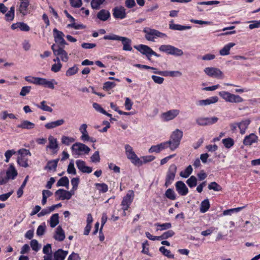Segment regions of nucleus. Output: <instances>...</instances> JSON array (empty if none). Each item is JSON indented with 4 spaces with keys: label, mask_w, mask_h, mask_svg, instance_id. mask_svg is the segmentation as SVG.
<instances>
[{
    "label": "nucleus",
    "mask_w": 260,
    "mask_h": 260,
    "mask_svg": "<svg viewBox=\"0 0 260 260\" xmlns=\"http://www.w3.org/2000/svg\"><path fill=\"white\" fill-rule=\"evenodd\" d=\"M182 136L183 132L179 129H176L173 132L170 140L166 141L171 150L173 151L178 147Z\"/></svg>",
    "instance_id": "obj_1"
},
{
    "label": "nucleus",
    "mask_w": 260,
    "mask_h": 260,
    "mask_svg": "<svg viewBox=\"0 0 260 260\" xmlns=\"http://www.w3.org/2000/svg\"><path fill=\"white\" fill-rule=\"evenodd\" d=\"M144 32L145 33V38L149 41L154 42L157 38H163L167 37L165 34L154 29L146 28L144 29Z\"/></svg>",
    "instance_id": "obj_2"
},
{
    "label": "nucleus",
    "mask_w": 260,
    "mask_h": 260,
    "mask_svg": "<svg viewBox=\"0 0 260 260\" xmlns=\"http://www.w3.org/2000/svg\"><path fill=\"white\" fill-rule=\"evenodd\" d=\"M73 154L77 155H82L88 154L90 151L89 147L84 144L77 142L73 144L71 148Z\"/></svg>",
    "instance_id": "obj_3"
},
{
    "label": "nucleus",
    "mask_w": 260,
    "mask_h": 260,
    "mask_svg": "<svg viewBox=\"0 0 260 260\" xmlns=\"http://www.w3.org/2000/svg\"><path fill=\"white\" fill-rule=\"evenodd\" d=\"M219 95L227 102L239 103L243 101V99L239 95L231 93L228 91H220L219 92Z\"/></svg>",
    "instance_id": "obj_4"
},
{
    "label": "nucleus",
    "mask_w": 260,
    "mask_h": 260,
    "mask_svg": "<svg viewBox=\"0 0 260 260\" xmlns=\"http://www.w3.org/2000/svg\"><path fill=\"white\" fill-rule=\"evenodd\" d=\"M18 156L17 158V162L21 167L27 168L28 167L27 162L28 158L26 157L27 155H31L29 150L26 149H21L17 152Z\"/></svg>",
    "instance_id": "obj_5"
},
{
    "label": "nucleus",
    "mask_w": 260,
    "mask_h": 260,
    "mask_svg": "<svg viewBox=\"0 0 260 260\" xmlns=\"http://www.w3.org/2000/svg\"><path fill=\"white\" fill-rule=\"evenodd\" d=\"M135 48L138 51L140 52L142 54L145 55L148 60H151V56L152 55L159 57L160 55L154 52L152 49L147 45H139L135 46Z\"/></svg>",
    "instance_id": "obj_6"
},
{
    "label": "nucleus",
    "mask_w": 260,
    "mask_h": 260,
    "mask_svg": "<svg viewBox=\"0 0 260 260\" xmlns=\"http://www.w3.org/2000/svg\"><path fill=\"white\" fill-rule=\"evenodd\" d=\"M124 147L127 158L131 160V162L135 165H141L142 162L134 151L133 148L128 144L125 145Z\"/></svg>",
    "instance_id": "obj_7"
},
{
    "label": "nucleus",
    "mask_w": 260,
    "mask_h": 260,
    "mask_svg": "<svg viewBox=\"0 0 260 260\" xmlns=\"http://www.w3.org/2000/svg\"><path fill=\"white\" fill-rule=\"evenodd\" d=\"M204 72L210 77L221 79L224 77L223 72L217 68L207 67L204 69Z\"/></svg>",
    "instance_id": "obj_8"
},
{
    "label": "nucleus",
    "mask_w": 260,
    "mask_h": 260,
    "mask_svg": "<svg viewBox=\"0 0 260 260\" xmlns=\"http://www.w3.org/2000/svg\"><path fill=\"white\" fill-rule=\"evenodd\" d=\"M176 171L177 167L175 165L173 164L170 166L166 178V182L165 183L166 187H168L173 182L175 177Z\"/></svg>",
    "instance_id": "obj_9"
},
{
    "label": "nucleus",
    "mask_w": 260,
    "mask_h": 260,
    "mask_svg": "<svg viewBox=\"0 0 260 260\" xmlns=\"http://www.w3.org/2000/svg\"><path fill=\"white\" fill-rule=\"evenodd\" d=\"M20 4L17 11L22 15H27L30 13L31 8L29 6L30 0H19Z\"/></svg>",
    "instance_id": "obj_10"
},
{
    "label": "nucleus",
    "mask_w": 260,
    "mask_h": 260,
    "mask_svg": "<svg viewBox=\"0 0 260 260\" xmlns=\"http://www.w3.org/2000/svg\"><path fill=\"white\" fill-rule=\"evenodd\" d=\"M134 198V191L133 190H129L126 196L123 197L121 204L123 210L126 211L129 208L130 205L133 201Z\"/></svg>",
    "instance_id": "obj_11"
},
{
    "label": "nucleus",
    "mask_w": 260,
    "mask_h": 260,
    "mask_svg": "<svg viewBox=\"0 0 260 260\" xmlns=\"http://www.w3.org/2000/svg\"><path fill=\"white\" fill-rule=\"evenodd\" d=\"M74 194L73 191H67L63 189H59L55 192L57 200H69Z\"/></svg>",
    "instance_id": "obj_12"
},
{
    "label": "nucleus",
    "mask_w": 260,
    "mask_h": 260,
    "mask_svg": "<svg viewBox=\"0 0 260 260\" xmlns=\"http://www.w3.org/2000/svg\"><path fill=\"white\" fill-rule=\"evenodd\" d=\"M53 32L55 43L60 46L61 47H64L67 44L63 38L64 37V34L62 31L58 30L56 28H54L53 30Z\"/></svg>",
    "instance_id": "obj_13"
},
{
    "label": "nucleus",
    "mask_w": 260,
    "mask_h": 260,
    "mask_svg": "<svg viewBox=\"0 0 260 260\" xmlns=\"http://www.w3.org/2000/svg\"><path fill=\"white\" fill-rule=\"evenodd\" d=\"M87 125L86 124H82L79 127V131L81 133V139L83 141H90L91 142H95V139L90 138L87 131Z\"/></svg>",
    "instance_id": "obj_14"
},
{
    "label": "nucleus",
    "mask_w": 260,
    "mask_h": 260,
    "mask_svg": "<svg viewBox=\"0 0 260 260\" xmlns=\"http://www.w3.org/2000/svg\"><path fill=\"white\" fill-rule=\"evenodd\" d=\"M179 110L172 109L166 112L163 113L161 115V118L164 121H170L174 119L179 114Z\"/></svg>",
    "instance_id": "obj_15"
},
{
    "label": "nucleus",
    "mask_w": 260,
    "mask_h": 260,
    "mask_svg": "<svg viewBox=\"0 0 260 260\" xmlns=\"http://www.w3.org/2000/svg\"><path fill=\"white\" fill-rule=\"evenodd\" d=\"M258 137L254 133H251L245 137L243 140V144L245 146H251L257 142Z\"/></svg>",
    "instance_id": "obj_16"
},
{
    "label": "nucleus",
    "mask_w": 260,
    "mask_h": 260,
    "mask_svg": "<svg viewBox=\"0 0 260 260\" xmlns=\"http://www.w3.org/2000/svg\"><path fill=\"white\" fill-rule=\"evenodd\" d=\"M175 186L176 190L181 196H185L188 192V189L185 183L181 181H177L176 183Z\"/></svg>",
    "instance_id": "obj_17"
},
{
    "label": "nucleus",
    "mask_w": 260,
    "mask_h": 260,
    "mask_svg": "<svg viewBox=\"0 0 260 260\" xmlns=\"http://www.w3.org/2000/svg\"><path fill=\"white\" fill-rule=\"evenodd\" d=\"M154 73L159 74L164 76H170L172 77H180L182 75V73L179 71H154Z\"/></svg>",
    "instance_id": "obj_18"
},
{
    "label": "nucleus",
    "mask_w": 260,
    "mask_h": 260,
    "mask_svg": "<svg viewBox=\"0 0 260 260\" xmlns=\"http://www.w3.org/2000/svg\"><path fill=\"white\" fill-rule=\"evenodd\" d=\"M218 98L216 96L210 97L206 100H200L197 102V105L200 106H205L217 103Z\"/></svg>",
    "instance_id": "obj_19"
},
{
    "label": "nucleus",
    "mask_w": 260,
    "mask_h": 260,
    "mask_svg": "<svg viewBox=\"0 0 260 260\" xmlns=\"http://www.w3.org/2000/svg\"><path fill=\"white\" fill-rule=\"evenodd\" d=\"M167 148H169L168 144L166 142H165L157 145L152 146L149 149V152L159 153L161 150H164Z\"/></svg>",
    "instance_id": "obj_20"
},
{
    "label": "nucleus",
    "mask_w": 260,
    "mask_h": 260,
    "mask_svg": "<svg viewBox=\"0 0 260 260\" xmlns=\"http://www.w3.org/2000/svg\"><path fill=\"white\" fill-rule=\"evenodd\" d=\"M78 169L83 173H90L92 169L91 167L86 166L85 161L81 160H77L76 162Z\"/></svg>",
    "instance_id": "obj_21"
},
{
    "label": "nucleus",
    "mask_w": 260,
    "mask_h": 260,
    "mask_svg": "<svg viewBox=\"0 0 260 260\" xmlns=\"http://www.w3.org/2000/svg\"><path fill=\"white\" fill-rule=\"evenodd\" d=\"M54 84H57V82L54 79H51V80L49 81L45 78H40L39 84V85H42L45 87H48L52 89L54 88Z\"/></svg>",
    "instance_id": "obj_22"
},
{
    "label": "nucleus",
    "mask_w": 260,
    "mask_h": 260,
    "mask_svg": "<svg viewBox=\"0 0 260 260\" xmlns=\"http://www.w3.org/2000/svg\"><path fill=\"white\" fill-rule=\"evenodd\" d=\"M64 122L65 121L63 119H59L54 121L47 123L45 124V127L47 129H51L62 125L64 123Z\"/></svg>",
    "instance_id": "obj_23"
},
{
    "label": "nucleus",
    "mask_w": 260,
    "mask_h": 260,
    "mask_svg": "<svg viewBox=\"0 0 260 260\" xmlns=\"http://www.w3.org/2000/svg\"><path fill=\"white\" fill-rule=\"evenodd\" d=\"M17 127L22 129L30 130L35 128V124L27 120H23L21 121L20 124L17 125Z\"/></svg>",
    "instance_id": "obj_24"
},
{
    "label": "nucleus",
    "mask_w": 260,
    "mask_h": 260,
    "mask_svg": "<svg viewBox=\"0 0 260 260\" xmlns=\"http://www.w3.org/2000/svg\"><path fill=\"white\" fill-rule=\"evenodd\" d=\"M68 254V251L58 249L54 252L53 257L54 260H64Z\"/></svg>",
    "instance_id": "obj_25"
},
{
    "label": "nucleus",
    "mask_w": 260,
    "mask_h": 260,
    "mask_svg": "<svg viewBox=\"0 0 260 260\" xmlns=\"http://www.w3.org/2000/svg\"><path fill=\"white\" fill-rule=\"evenodd\" d=\"M250 122L251 120L249 119H244L239 122V129L241 134L243 135L246 133V131Z\"/></svg>",
    "instance_id": "obj_26"
},
{
    "label": "nucleus",
    "mask_w": 260,
    "mask_h": 260,
    "mask_svg": "<svg viewBox=\"0 0 260 260\" xmlns=\"http://www.w3.org/2000/svg\"><path fill=\"white\" fill-rule=\"evenodd\" d=\"M123 45V50L124 51H132V47L131 46L132 44V40L126 37H122L121 41H120Z\"/></svg>",
    "instance_id": "obj_27"
},
{
    "label": "nucleus",
    "mask_w": 260,
    "mask_h": 260,
    "mask_svg": "<svg viewBox=\"0 0 260 260\" xmlns=\"http://www.w3.org/2000/svg\"><path fill=\"white\" fill-rule=\"evenodd\" d=\"M63 47H59V51L55 52V55L59 56L60 59L66 62L69 60V56L67 52L63 49Z\"/></svg>",
    "instance_id": "obj_28"
},
{
    "label": "nucleus",
    "mask_w": 260,
    "mask_h": 260,
    "mask_svg": "<svg viewBox=\"0 0 260 260\" xmlns=\"http://www.w3.org/2000/svg\"><path fill=\"white\" fill-rule=\"evenodd\" d=\"M169 28L172 30H184L186 29H189L191 28L190 26H184L180 24H175L173 20L170 22Z\"/></svg>",
    "instance_id": "obj_29"
},
{
    "label": "nucleus",
    "mask_w": 260,
    "mask_h": 260,
    "mask_svg": "<svg viewBox=\"0 0 260 260\" xmlns=\"http://www.w3.org/2000/svg\"><path fill=\"white\" fill-rule=\"evenodd\" d=\"M11 28L12 29H16L19 28L21 30L24 31H28L30 29L29 27L23 22H17L14 23L11 25Z\"/></svg>",
    "instance_id": "obj_30"
},
{
    "label": "nucleus",
    "mask_w": 260,
    "mask_h": 260,
    "mask_svg": "<svg viewBox=\"0 0 260 260\" xmlns=\"http://www.w3.org/2000/svg\"><path fill=\"white\" fill-rule=\"evenodd\" d=\"M54 238L59 241H63L65 238V235L64 231L60 226H58L55 232L54 236Z\"/></svg>",
    "instance_id": "obj_31"
},
{
    "label": "nucleus",
    "mask_w": 260,
    "mask_h": 260,
    "mask_svg": "<svg viewBox=\"0 0 260 260\" xmlns=\"http://www.w3.org/2000/svg\"><path fill=\"white\" fill-rule=\"evenodd\" d=\"M58 161L59 159L58 158L48 161L44 169L50 171H55Z\"/></svg>",
    "instance_id": "obj_32"
},
{
    "label": "nucleus",
    "mask_w": 260,
    "mask_h": 260,
    "mask_svg": "<svg viewBox=\"0 0 260 260\" xmlns=\"http://www.w3.org/2000/svg\"><path fill=\"white\" fill-rule=\"evenodd\" d=\"M113 16H125L126 15L125 9L121 6L115 7L113 10Z\"/></svg>",
    "instance_id": "obj_33"
},
{
    "label": "nucleus",
    "mask_w": 260,
    "mask_h": 260,
    "mask_svg": "<svg viewBox=\"0 0 260 260\" xmlns=\"http://www.w3.org/2000/svg\"><path fill=\"white\" fill-rule=\"evenodd\" d=\"M235 45L234 43H230L225 45L220 51L219 54L221 56L228 55L230 54V50L231 48Z\"/></svg>",
    "instance_id": "obj_34"
},
{
    "label": "nucleus",
    "mask_w": 260,
    "mask_h": 260,
    "mask_svg": "<svg viewBox=\"0 0 260 260\" xmlns=\"http://www.w3.org/2000/svg\"><path fill=\"white\" fill-rule=\"evenodd\" d=\"M6 174L11 179H14L17 176V170L13 165H10L9 169L7 171Z\"/></svg>",
    "instance_id": "obj_35"
},
{
    "label": "nucleus",
    "mask_w": 260,
    "mask_h": 260,
    "mask_svg": "<svg viewBox=\"0 0 260 260\" xmlns=\"http://www.w3.org/2000/svg\"><path fill=\"white\" fill-rule=\"evenodd\" d=\"M48 140L49 145L47 146V148L52 150L58 148V144L57 139L56 138H54L52 136H50L48 138Z\"/></svg>",
    "instance_id": "obj_36"
},
{
    "label": "nucleus",
    "mask_w": 260,
    "mask_h": 260,
    "mask_svg": "<svg viewBox=\"0 0 260 260\" xmlns=\"http://www.w3.org/2000/svg\"><path fill=\"white\" fill-rule=\"evenodd\" d=\"M71 23L67 25V27H73L75 29H83L85 28V26L82 24L75 22L74 17H71Z\"/></svg>",
    "instance_id": "obj_37"
},
{
    "label": "nucleus",
    "mask_w": 260,
    "mask_h": 260,
    "mask_svg": "<svg viewBox=\"0 0 260 260\" xmlns=\"http://www.w3.org/2000/svg\"><path fill=\"white\" fill-rule=\"evenodd\" d=\"M210 206L208 199H206L201 202L200 206V212L201 213L206 212L209 209Z\"/></svg>",
    "instance_id": "obj_38"
},
{
    "label": "nucleus",
    "mask_w": 260,
    "mask_h": 260,
    "mask_svg": "<svg viewBox=\"0 0 260 260\" xmlns=\"http://www.w3.org/2000/svg\"><path fill=\"white\" fill-rule=\"evenodd\" d=\"M69 180L67 177H63L61 178L57 182V186H64L67 188H69Z\"/></svg>",
    "instance_id": "obj_39"
},
{
    "label": "nucleus",
    "mask_w": 260,
    "mask_h": 260,
    "mask_svg": "<svg viewBox=\"0 0 260 260\" xmlns=\"http://www.w3.org/2000/svg\"><path fill=\"white\" fill-rule=\"evenodd\" d=\"M59 223L58 214L55 213L53 214L50 219V225L51 228H54Z\"/></svg>",
    "instance_id": "obj_40"
},
{
    "label": "nucleus",
    "mask_w": 260,
    "mask_h": 260,
    "mask_svg": "<svg viewBox=\"0 0 260 260\" xmlns=\"http://www.w3.org/2000/svg\"><path fill=\"white\" fill-rule=\"evenodd\" d=\"M173 47V46L170 45H162L159 47V50L161 52L171 55Z\"/></svg>",
    "instance_id": "obj_41"
},
{
    "label": "nucleus",
    "mask_w": 260,
    "mask_h": 260,
    "mask_svg": "<svg viewBox=\"0 0 260 260\" xmlns=\"http://www.w3.org/2000/svg\"><path fill=\"white\" fill-rule=\"evenodd\" d=\"M36 106L44 111L52 112L53 111V109L51 107L46 105V102L45 101H43L41 102L40 105H36Z\"/></svg>",
    "instance_id": "obj_42"
},
{
    "label": "nucleus",
    "mask_w": 260,
    "mask_h": 260,
    "mask_svg": "<svg viewBox=\"0 0 260 260\" xmlns=\"http://www.w3.org/2000/svg\"><path fill=\"white\" fill-rule=\"evenodd\" d=\"M157 227H159V228L157 229V230L163 231L170 229L172 227V224L170 222L165 223L162 224H160L159 223H156L155 224Z\"/></svg>",
    "instance_id": "obj_43"
},
{
    "label": "nucleus",
    "mask_w": 260,
    "mask_h": 260,
    "mask_svg": "<svg viewBox=\"0 0 260 260\" xmlns=\"http://www.w3.org/2000/svg\"><path fill=\"white\" fill-rule=\"evenodd\" d=\"M192 172V167L190 165H189L186 168V169L184 171L180 172V175L182 177L186 178L191 174Z\"/></svg>",
    "instance_id": "obj_44"
},
{
    "label": "nucleus",
    "mask_w": 260,
    "mask_h": 260,
    "mask_svg": "<svg viewBox=\"0 0 260 260\" xmlns=\"http://www.w3.org/2000/svg\"><path fill=\"white\" fill-rule=\"evenodd\" d=\"M159 250L163 255L168 258H173L174 257V255L171 253V251L167 249L164 246L160 247Z\"/></svg>",
    "instance_id": "obj_45"
},
{
    "label": "nucleus",
    "mask_w": 260,
    "mask_h": 260,
    "mask_svg": "<svg viewBox=\"0 0 260 260\" xmlns=\"http://www.w3.org/2000/svg\"><path fill=\"white\" fill-rule=\"evenodd\" d=\"M78 71V68L77 65H75L73 67L68 69L66 71V75L68 77L71 76L76 74Z\"/></svg>",
    "instance_id": "obj_46"
},
{
    "label": "nucleus",
    "mask_w": 260,
    "mask_h": 260,
    "mask_svg": "<svg viewBox=\"0 0 260 260\" xmlns=\"http://www.w3.org/2000/svg\"><path fill=\"white\" fill-rule=\"evenodd\" d=\"M61 143L66 145H69L71 143L74 142L75 139L73 137L63 136L61 137Z\"/></svg>",
    "instance_id": "obj_47"
},
{
    "label": "nucleus",
    "mask_w": 260,
    "mask_h": 260,
    "mask_svg": "<svg viewBox=\"0 0 260 260\" xmlns=\"http://www.w3.org/2000/svg\"><path fill=\"white\" fill-rule=\"evenodd\" d=\"M186 183L189 187L192 188L196 186L197 185V179L194 176H191L186 181Z\"/></svg>",
    "instance_id": "obj_48"
},
{
    "label": "nucleus",
    "mask_w": 260,
    "mask_h": 260,
    "mask_svg": "<svg viewBox=\"0 0 260 260\" xmlns=\"http://www.w3.org/2000/svg\"><path fill=\"white\" fill-rule=\"evenodd\" d=\"M224 146L226 148H230L232 147L234 144V141L233 139L231 138H228L226 139H224L222 140Z\"/></svg>",
    "instance_id": "obj_49"
},
{
    "label": "nucleus",
    "mask_w": 260,
    "mask_h": 260,
    "mask_svg": "<svg viewBox=\"0 0 260 260\" xmlns=\"http://www.w3.org/2000/svg\"><path fill=\"white\" fill-rule=\"evenodd\" d=\"M165 196L167 198L171 200H175L176 199L175 193L174 191L171 188H169L166 191Z\"/></svg>",
    "instance_id": "obj_50"
},
{
    "label": "nucleus",
    "mask_w": 260,
    "mask_h": 260,
    "mask_svg": "<svg viewBox=\"0 0 260 260\" xmlns=\"http://www.w3.org/2000/svg\"><path fill=\"white\" fill-rule=\"evenodd\" d=\"M25 80L29 83H33L36 85H39L40 78L26 76L25 77Z\"/></svg>",
    "instance_id": "obj_51"
},
{
    "label": "nucleus",
    "mask_w": 260,
    "mask_h": 260,
    "mask_svg": "<svg viewBox=\"0 0 260 260\" xmlns=\"http://www.w3.org/2000/svg\"><path fill=\"white\" fill-rule=\"evenodd\" d=\"M208 188L210 190H213L216 191H221L222 187L216 182H212L208 185Z\"/></svg>",
    "instance_id": "obj_52"
},
{
    "label": "nucleus",
    "mask_w": 260,
    "mask_h": 260,
    "mask_svg": "<svg viewBox=\"0 0 260 260\" xmlns=\"http://www.w3.org/2000/svg\"><path fill=\"white\" fill-rule=\"evenodd\" d=\"M95 186L98 190L102 192H106L108 189L107 185L104 183H96Z\"/></svg>",
    "instance_id": "obj_53"
},
{
    "label": "nucleus",
    "mask_w": 260,
    "mask_h": 260,
    "mask_svg": "<svg viewBox=\"0 0 260 260\" xmlns=\"http://www.w3.org/2000/svg\"><path fill=\"white\" fill-rule=\"evenodd\" d=\"M244 207H238L236 208L231 209L229 210H226L223 211V215H231L233 213L236 212H238L242 210Z\"/></svg>",
    "instance_id": "obj_54"
},
{
    "label": "nucleus",
    "mask_w": 260,
    "mask_h": 260,
    "mask_svg": "<svg viewBox=\"0 0 260 260\" xmlns=\"http://www.w3.org/2000/svg\"><path fill=\"white\" fill-rule=\"evenodd\" d=\"M175 234V233L172 230H169L167 232L164 233L161 236H159L160 240L166 239L170 237H172Z\"/></svg>",
    "instance_id": "obj_55"
},
{
    "label": "nucleus",
    "mask_w": 260,
    "mask_h": 260,
    "mask_svg": "<svg viewBox=\"0 0 260 260\" xmlns=\"http://www.w3.org/2000/svg\"><path fill=\"white\" fill-rule=\"evenodd\" d=\"M67 172L69 174H71L75 175L76 174V170L74 167V163L73 160H72L68 165Z\"/></svg>",
    "instance_id": "obj_56"
},
{
    "label": "nucleus",
    "mask_w": 260,
    "mask_h": 260,
    "mask_svg": "<svg viewBox=\"0 0 260 260\" xmlns=\"http://www.w3.org/2000/svg\"><path fill=\"white\" fill-rule=\"evenodd\" d=\"M30 246L32 249L36 252L38 251L40 248L39 243L37 240L34 239L30 241Z\"/></svg>",
    "instance_id": "obj_57"
},
{
    "label": "nucleus",
    "mask_w": 260,
    "mask_h": 260,
    "mask_svg": "<svg viewBox=\"0 0 260 260\" xmlns=\"http://www.w3.org/2000/svg\"><path fill=\"white\" fill-rule=\"evenodd\" d=\"M105 0H92L91 5L93 9H98Z\"/></svg>",
    "instance_id": "obj_58"
},
{
    "label": "nucleus",
    "mask_w": 260,
    "mask_h": 260,
    "mask_svg": "<svg viewBox=\"0 0 260 260\" xmlns=\"http://www.w3.org/2000/svg\"><path fill=\"white\" fill-rule=\"evenodd\" d=\"M115 85L116 84L114 82L108 81L104 84L103 88L104 90L108 91L114 87Z\"/></svg>",
    "instance_id": "obj_59"
},
{
    "label": "nucleus",
    "mask_w": 260,
    "mask_h": 260,
    "mask_svg": "<svg viewBox=\"0 0 260 260\" xmlns=\"http://www.w3.org/2000/svg\"><path fill=\"white\" fill-rule=\"evenodd\" d=\"M122 37H120L114 34H112L110 35L105 36L104 37L105 40H117V41H121Z\"/></svg>",
    "instance_id": "obj_60"
},
{
    "label": "nucleus",
    "mask_w": 260,
    "mask_h": 260,
    "mask_svg": "<svg viewBox=\"0 0 260 260\" xmlns=\"http://www.w3.org/2000/svg\"><path fill=\"white\" fill-rule=\"evenodd\" d=\"M250 24L249 25V28L250 29H252L254 28H257L260 27V20H254L251 21L249 22Z\"/></svg>",
    "instance_id": "obj_61"
},
{
    "label": "nucleus",
    "mask_w": 260,
    "mask_h": 260,
    "mask_svg": "<svg viewBox=\"0 0 260 260\" xmlns=\"http://www.w3.org/2000/svg\"><path fill=\"white\" fill-rule=\"evenodd\" d=\"M16 152L14 150H8L6 151L5 153V156L6 157L5 161L6 162H8L9 161L10 158L13 155L15 154Z\"/></svg>",
    "instance_id": "obj_62"
},
{
    "label": "nucleus",
    "mask_w": 260,
    "mask_h": 260,
    "mask_svg": "<svg viewBox=\"0 0 260 260\" xmlns=\"http://www.w3.org/2000/svg\"><path fill=\"white\" fill-rule=\"evenodd\" d=\"M79 182V179L78 178H73L71 180V184L73 186V188L71 191H73V192L75 193V190H76L77 189Z\"/></svg>",
    "instance_id": "obj_63"
},
{
    "label": "nucleus",
    "mask_w": 260,
    "mask_h": 260,
    "mask_svg": "<svg viewBox=\"0 0 260 260\" xmlns=\"http://www.w3.org/2000/svg\"><path fill=\"white\" fill-rule=\"evenodd\" d=\"M183 52L181 49H180L174 46L171 55L177 56H181L183 55Z\"/></svg>",
    "instance_id": "obj_64"
}]
</instances>
